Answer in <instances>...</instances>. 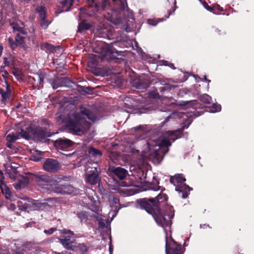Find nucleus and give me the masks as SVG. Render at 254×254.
Here are the masks:
<instances>
[{
	"label": "nucleus",
	"instance_id": "nucleus-64",
	"mask_svg": "<svg viewBox=\"0 0 254 254\" xmlns=\"http://www.w3.org/2000/svg\"><path fill=\"white\" fill-rule=\"evenodd\" d=\"M6 60H7V59H6V58H4V62H6Z\"/></svg>",
	"mask_w": 254,
	"mask_h": 254
},
{
	"label": "nucleus",
	"instance_id": "nucleus-62",
	"mask_svg": "<svg viewBox=\"0 0 254 254\" xmlns=\"http://www.w3.org/2000/svg\"><path fill=\"white\" fill-rule=\"evenodd\" d=\"M19 188V186H17L16 187H15V189H18V188Z\"/></svg>",
	"mask_w": 254,
	"mask_h": 254
},
{
	"label": "nucleus",
	"instance_id": "nucleus-4",
	"mask_svg": "<svg viewBox=\"0 0 254 254\" xmlns=\"http://www.w3.org/2000/svg\"><path fill=\"white\" fill-rule=\"evenodd\" d=\"M154 199L153 198H144L141 201L140 205L149 213L152 214L156 222L160 226L164 228L171 225V219L174 216L173 208L168 207L165 212L162 213L160 209L153 208Z\"/></svg>",
	"mask_w": 254,
	"mask_h": 254
},
{
	"label": "nucleus",
	"instance_id": "nucleus-54",
	"mask_svg": "<svg viewBox=\"0 0 254 254\" xmlns=\"http://www.w3.org/2000/svg\"><path fill=\"white\" fill-rule=\"evenodd\" d=\"M53 254H70L69 253H54Z\"/></svg>",
	"mask_w": 254,
	"mask_h": 254
},
{
	"label": "nucleus",
	"instance_id": "nucleus-40",
	"mask_svg": "<svg viewBox=\"0 0 254 254\" xmlns=\"http://www.w3.org/2000/svg\"><path fill=\"white\" fill-rule=\"evenodd\" d=\"M8 42L10 47L12 50H14L17 45V43H15L13 39L11 38H9L8 39Z\"/></svg>",
	"mask_w": 254,
	"mask_h": 254
},
{
	"label": "nucleus",
	"instance_id": "nucleus-43",
	"mask_svg": "<svg viewBox=\"0 0 254 254\" xmlns=\"http://www.w3.org/2000/svg\"><path fill=\"white\" fill-rule=\"evenodd\" d=\"M37 78L39 82V84H41L44 81V75L42 74L37 75Z\"/></svg>",
	"mask_w": 254,
	"mask_h": 254
},
{
	"label": "nucleus",
	"instance_id": "nucleus-22",
	"mask_svg": "<svg viewBox=\"0 0 254 254\" xmlns=\"http://www.w3.org/2000/svg\"><path fill=\"white\" fill-rule=\"evenodd\" d=\"M41 48L43 50H46L52 53L56 52L57 49H59L60 48L59 46L55 47L54 46L47 43L43 44L42 45Z\"/></svg>",
	"mask_w": 254,
	"mask_h": 254
},
{
	"label": "nucleus",
	"instance_id": "nucleus-12",
	"mask_svg": "<svg viewBox=\"0 0 254 254\" xmlns=\"http://www.w3.org/2000/svg\"><path fill=\"white\" fill-rule=\"evenodd\" d=\"M31 132L33 134V138L38 140H42L46 137H50L52 135V134L47 131L46 129L42 128L32 129Z\"/></svg>",
	"mask_w": 254,
	"mask_h": 254
},
{
	"label": "nucleus",
	"instance_id": "nucleus-49",
	"mask_svg": "<svg viewBox=\"0 0 254 254\" xmlns=\"http://www.w3.org/2000/svg\"><path fill=\"white\" fill-rule=\"evenodd\" d=\"M14 75L17 77V79H19L18 76H19V73L17 71H15L13 72Z\"/></svg>",
	"mask_w": 254,
	"mask_h": 254
},
{
	"label": "nucleus",
	"instance_id": "nucleus-20",
	"mask_svg": "<svg viewBox=\"0 0 254 254\" xmlns=\"http://www.w3.org/2000/svg\"><path fill=\"white\" fill-rule=\"evenodd\" d=\"M22 34L18 33L17 34L15 38V41L17 45H19L22 48L26 50V47L25 46L26 37L21 35Z\"/></svg>",
	"mask_w": 254,
	"mask_h": 254
},
{
	"label": "nucleus",
	"instance_id": "nucleus-14",
	"mask_svg": "<svg viewBox=\"0 0 254 254\" xmlns=\"http://www.w3.org/2000/svg\"><path fill=\"white\" fill-rule=\"evenodd\" d=\"M111 173L113 175L120 180L124 179L127 175V171L120 167H112L111 168Z\"/></svg>",
	"mask_w": 254,
	"mask_h": 254
},
{
	"label": "nucleus",
	"instance_id": "nucleus-24",
	"mask_svg": "<svg viewBox=\"0 0 254 254\" xmlns=\"http://www.w3.org/2000/svg\"><path fill=\"white\" fill-rule=\"evenodd\" d=\"M22 26H20L17 23L13 22L11 23V26L12 27L14 31H17L21 34H24V24L22 22L21 23Z\"/></svg>",
	"mask_w": 254,
	"mask_h": 254
},
{
	"label": "nucleus",
	"instance_id": "nucleus-16",
	"mask_svg": "<svg viewBox=\"0 0 254 254\" xmlns=\"http://www.w3.org/2000/svg\"><path fill=\"white\" fill-rule=\"evenodd\" d=\"M61 3L63 5L62 9H57L56 12L57 13H61L63 11H69L70 9L71 6H72L74 0H60ZM79 0H77V1H79Z\"/></svg>",
	"mask_w": 254,
	"mask_h": 254
},
{
	"label": "nucleus",
	"instance_id": "nucleus-8",
	"mask_svg": "<svg viewBox=\"0 0 254 254\" xmlns=\"http://www.w3.org/2000/svg\"><path fill=\"white\" fill-rule=\"evenodd\" d=\"M86 182L89 184L93 185L98 183L99 181L97 166H89L87 165L86 171Z\"/></svg>",
	"mask_w": 254,
	"mask_h": 254
},
{
	"label": "nucleus",
	"instance_id": "nucleus-48",
	"mask_svg": "<svg viewBox=\"0 0 254 254\" xmlns=\"http://www.w3.org/2000/svg\"><path fill=\"white\" fill-rule=\"evenodd\" d=\"M10 167L12 169V172L14 173H16L17 171H16V167L15 166H13L12 165H11L10 166Z\"/></svg>",
	"mask_w": 254,
	"mask_h": 254
},
{
	"label": "nucleus",
	"instance_id": "nucleus-26",
	"mask_svg": "<svg viewBox=\"0 0 254 254\" xmlns=\"http://www.w3.org/2000/svg\"><path fill=\"white\" fill-rule=\"evenodd\" d=\"M29 204L30 207L29 208L30 210H36L40 209V202L38 200L31 199L29 198Z\"/></svg>",
	"mask_w": 254,
	"mask_h": 254
},
{
	"label": "nucleus",
	"instance_id": "nucleus-61",
	"mask_svg": "<svg viewBox=\"0 0 254 254\" xmlns=\"http://www.w3.org/2000/svg\"><path fill=\"white\" fill-rule=\"evenodd\" d=\"M112 249H111V247H110V254L112 253Z\"/></svg>",
	"mask_w": 254,
	"mask_h": 254
},
{
	"label": "nucleus",
	"instance_id": "nucleus-57",
	"mask_svg": "<svg viewBox=\"0 0 254 254\" xmlns=\"http://www.w3.org/2000/svg\"><path fill=\"white\" fill-rule=\"evenodd\" d=\"M172 68H173L174 69L175 68V67L174 66V64H170V65H169Z\"/></svg>",
	"mask_w": 254,
	"mask_h": 254
},
{
	"label": "nucleus",
	"instance_id": "nucleus-1",
	"mask_svg": "<svg viewBox=\"0 0 254 254\" xmlns=\"http://www.w3.org/2000/svg\"><path fill=\"white\" fill-rule=\"evenodd\" d=\"M190 124L174 131H166L158 139L141 141L139 144H143L141 151L142 159H152L159 161L162 157V154L165 155L169 151L168 147L171 145V141H175L178 138L181 132L185 128H188Z\"/></svg>",
	"mask_w": 254,
	"mask_h": 254
},
{
	"label": "nucleus",
	"instance_id": "nucleus-59",
	"mask_svg": "<svg viewBox=\"0 0 254 254\" xmlns=\"http://www.w3.org/2000/svg\"><path fill=\"white\" fill-rule=\"evenodd\" d=\"M9 177L12 179H14L15 177L13 175H9Z\"/></svg>",
	"mask_w": 254,
	"mask_h": 254
},
{
	"label": "nucleus",
	"instance_id": "nucleus-51",
	"mask_svg": "<svg viewBox=\"0 0 254 254\" xmlns=\"http://www.w3.org/2000/svg\"><path fill=\"white\" fill-rule=\"evenodd\" d=\"M109 53V51H108L105 54H104L103 56V57L101 58V59H103L104 58H105L107 56H108V53Z\"/></svg>",
	"mask_w": 254,
	"mask_h": 254
},
{
	"label": "nucleus",
	"instance_id": "nucleus-56",
	"mask_svg": "<svg viewBox=\"0 0 254 254\" xmlns=\"http://www.w3.org/2000/svg\"><path fill=\"white\" fill-rule=\"evenodd\" d=\"M182 116H180V117H181L184 118V116H186V117H188V116H187L186 114H185V113H182Z\"/></svg>",
	"mask_w": 254,
	"mask_h": 254
},
{
	"label": "nucleus",
	"instance_id": "nucleus-27",
	"mask_svg": "<svg viewBox=\"0 0 254 254\" xmlns=\"http://www.w3.org/2000/svg\"><path fill=\"white\" fill-rule=\"evenodd\" d=\"M149 85L148 82L141 81V79H139L136 81L135 87L138 89H146Z\"/></svg>",
	"mask_w": 254,
	"mask_h": 254
},
{
	"label": "nucleus",
	"instance_id": "nucleus-28",
	"mask_svg": "<svg viewBox=\"0 0 254 254\" xmlns=\"http://www.w3.org/2000/svg\"><path fill=\"white\" fill-rule=\"evenodd\" d=\"M32 129H33L29 128L27 130H21L19 133L23 138L28 139L31 137H33V134L31 132Z\"/></svg>",
	"mask_w": 254,
	"mask_h": 254
},
{
	"label": "nucleus",
	"instance_id": "nucleus-37",
	"mask_svg": "<svg viewBox=\"0 0 254 254\" xmlns=\"http://www.w3.org/2000/svg\"><path fill=\"white\" fill-rule=\"evenodd\" d=\"M221 109V107L220 105L214 104L212 105L211 109V112L213 113H215L217 112H219Z\"/></svg>",
	"mask_w": 254,
	"mask_h": 254
},
{
	"label": "nucleus",
	"instance_id": "nucleus-35",
	"mask_svg": "<svg viewBox=\"0 0 254 254\" xmlns=\"http://www.w3.org/2000/svg\"><path fill=\"white\" fill-rule=\"evenodd\" d=\"M0 188L1 189L2 192L3 193H4V191H5L4 193L5 194V198H9V197L10 196V193L9 190L5 185L0 186Z\"/></svg>",
	"mask_w": 254,
	"mask_h": 254
},
{
	"label": "nucleus",
	"instance_id": "nucleus-3",
	"mask_svg": "<svg viewBox=\"0 0 254 254\" xmlns=\"http://www.w3.org/2000/svg\"><path fill=\"white\" fill-rule=\"evenodd\" d=\"M103 10L107 9L108 15L105 16L108 21L115 25L120 24L121 22V15L132 18V11L127 7V0H105L102 4Z\"/></svg>",
	"mask_w": 254,
	"mask_h": 254
},
{
	"label": "nucleus",
	"instance_id": "nucleus-9",
	"mask_svg": "<svg viewBox=\"0 0 254 254\" xmlns=\"http://www.w3.org/2000/svg\"><path fill=\"white\" fill-rule=\"evenodd\" d=\"M40 252L39 248L31 243H24L21 248L16 250V254H38Z\"/></svg>",
	"mask_w": 254,
	"mask_h": 254
},
{
	"label": "nucleus",
	"instance_id": "nucleus-39",
	"mask_svg": "<svg viewBox=\"0 0 254 254\" xmlns=\"http://www.w3.org/2000/svg\"><path fill=\"white\" fill-rule=\"evenodd\" d=\"M177 116V113H173L170 116H168L165 120L164 122H163L162 124L164 125L165 123H167L171 119H176V116Z\"/></svg>",
	"mask_w": 254,
	"mask_h": 254
},
{
	"label": "nucleus",
	"instance_id": "nucleus-10",
	"mask_svg": "<svg viewBox=\"0 0 254 254\" xmlns=\"http://www.w3.org/2000/svg\"><path fill=\"white\" fill-rule=\"evenodd\" d=\"M73 142L69 139L66 138H59L56 140L55 146L58 150L65 151L67 148L72 145Z\"/></svg>",
	"mask_w": 254,
	"mask_h": 254
},
{
	"label": "nucleus",
	"instance_id": "nucleus-58",
	"mask_svg": "<svg viewBox=\"0 0 254 254\" xmlns=\"http://www.w3.org/2000/svg\"><path fill=\"white\" fill-rule=\"evenodd\" d=\"M122 184H123L122 185V186H123V187H127V186H128V185H126V184H125V183H124V182H122Z\"/></svg>",
	"mask_w": 254,
	"mask_h": 254
},
{
	"label": "nucleus",
	"instance_id": "nucleus-38",
	"mask_svg": "<svg viewBox=\"0 0 254 254\" xmlns=\"http://www.w3.org/2000/svg\"><path fill=\"white\" fill-rule=\"evenodd\" d=\"M41 25L43 29H46L51 23L50 21L46 20V18H44V19H41Z\"/></svg>",
	"mask_w": 254,
	"mask_h": 254
},
{
	"label": "nucleus",
	"instance_id": "nucleus-36",
	"mask_svg": "<svg viewBox=\"0 0 254 254\" xmlns=\"http://www.w3.org/2000/svg\"><path fill=\"white\" fill-rule=\"evenodd\" d=\"M39 207V210H47L51 208V205L48 202H40Z\"/></svg>",
	"mask_w": 254,
	"mask_h": 254
},
{
	"label": "nucleus",
	"instance_id": "nucleus-53",
	"mask_svg": "<svg viewBox=\"0 0 254 254\" xmlns=\"http://www.w3.org/2000/svg\"><path fill=\"white\" fill-rule=\"evenodd\" d=\"M204 79L205 81H207L208 83L210 82V80H208L206 78V76L205 75L204 76Z\"/></svg>",
	"mask_w": 254,
	"mask_h": 254
},
{
	"label": "nucleus",
	"instance_id": "nucleus-45",
	"mask_svg": "<svg viewBox=\"0 0 254 254\" xmlns=\"http://www.w3.org/2000/svg\"><path fill=\"white\" fill-rule=\"evenodd\" d=\"M63 233L64 234H70L71 235H73V233L70 230H64Z\"/></svg>",
	"mask_w": 254,
	"mask_h": 254
},
{
	"label": "nucleus",
	"instance_id": "nucleus-50",
	"mask_svg": "<svg viewBox=\"0 0 254 254\" xmlns=\"http://www.w3.org/2000/svg\"><path fill=\"white\" fill-rule=\"evenodd\" d=\"M2 50H3V47H2V45H0V57L1 56L2 53Z\"/></svg>",
	"mask_w": 254,
	"mask_h": 254
},
{
	"label": "nucleus",
	"instance_id": "nucleus-25",
	"mask_svg": "<svg viewBox=\"0 0 254 254\" xmlns=\"http://www.w3.org/2000/svg\"><path fill=\"white\" fill-rule=\"evenodd\" d=\"M26 200H27V202H25L24 203L22 201H17V206L20 210H25L29 209V208L30 207V205L29 204V198H27Z\"/></svg>",
	"mask_w": 254,
	"mask_h": 254
},
{
	"label": "nucleus",
	"instance_id": "nucleus-15",
	"mask_svg": "<svg viewBox=\"0 0 254 254\" xmlns=\"http://www.w3.org/2000/svg\"><path fill=\"white\" fill-rule=\"evenodd\" d=\"M182 247L181 245L173 242L170 246L167 243L166 244V254H181Z\"/></svg>",
	"mask_w": 254,
	"mask_h": 254
},
{
	"label": "nucleus",
	"instance_id": "nucleus-46",
	"mask_svg": "<svg viewBox=\"0 0 254 254\" xmlns=\"http://www.w3.org/2000/svg\"><path fill=\"white\" fill-rule=\"evenodd\" d=\"M142 126L140 125V126L134 127L133 129L134 130L136 131V130H137L138 129H142Z\"/></svg>",
	"mask_w": 254,
	"mask_h": 254
},
{
	"label": "nucleus",
	"instance_id": "nucleus-41",
	"mask_svg": "<svg viewBox=\"0 0 254 254\" xmlns=\"http://www.w3.org/2000/svg\"><path fill=\"white\" fill-rule=\"evenodd\" d=\"M158 21H157L155 19H148L147 20V23L149 25H152V26H156L157 23H158Z\"/></svg>",
	"mask_w": 254,
	"mask_h": 254
},
{
	"label": "nucleus",
	"instance_id": "nucleus-19",
	"mask_svg": "<svg viewBox=\"0 0 254 254\" xmlns=\"http://www.w3.org/2000/svg\"><path fill=\"white\" fill-rule=\"evenodd\" d=\"M6 90L4 91L2 89H0V94L1 95L2 100H6L10 96V90L9 84L5 81Z\"/></svg>",
	"mask_w": 254,
	"mask_h": 254
},
{
	"label": "nucleus",
	"instance_id": "nucleus-21",
	"mask_svg": "<svg viewBox=\"0 0 254 254\" xmlns=\"http://www.w3.org/2000/svg\"><path fill=\"white\" fill-rule=\"evenodd\" d=\"M109 199L111 201L110 205H112V207H115V210H114L115 211L116 210L117 208H119V206L120 205V203H119L120 200L118 197H115L112 194V193H110V194H109ZM118 210H117V211Z\"/></svg>",
	"mask_w": 254,
	"mask_h": 254
},
{
	"label": "nucleus",
	"instance_id": "nucleus-30",
	"mask_svg": "<svg viewBox=\"0 0 254 254\" xmlns=\"http://www.w3.org/2000/svg\"><path fill=\"white\" fill-rule=\"evenodd\" d=\"M18 137L19 134L17 133H9L6 136V140L7 142L13 143L18 138Z\"/></svg>",
	"mask_w": 254,
	"mask_h": 254
},
{
	"label": "nucleus",
	"instance_id": "nucleus-29",
	"mask_svg": "<svg viewBox=\"0 0 254 254\" xmlns=\"http://www.w3.org/2000/svg\"><path fill=\"white\" fill-rule=\"evenodd\" d=\"M77 217L81 223H85L88 220V217L86 212L81 211L77 214Z\"/></svg>",
	"mask_w": 254,
	"mask_h": 254
},
{
	"label": "nucleus",
	"instance_id": "nucleus-23",
	"mask_svg": "<svg viewBox=\"0 0 254 254\" xmlns=\"http://www.w3.org/2000/svg\"><path fill=\"white\" fill-rule=\"evenodd\" d=\"M114 31V28L111 26H106L105 27V26H104V28L101 30L100 33L103 34H105L109 37L113 35Z\"/></svg>",
	"mask_w": 254,
	"mask_h": 254
},
{
	"label": "nucleus",
	"instance_id": "nucleus-34",
	"mask_svg": "<svg viewBox=\"0 0 254 254\" xmlns=\"http://www.w3.org/2000/svg\"><path fill=\"white\" fill-rule=\"evenodd\" d=\"M63 79H58L56 78L55 80L51 83V85L53 88V89H55L58 88L59 86H63Z\"/></svg>",
	"mask_w": 254,
	"mask_h": 254
},
{
	"label": "nucleus",
	"instance_id": "nucleus-31",
	"mask_svg": "<svg viewBox=\"0 0 254 254\" xmlns=\"http://www.w3.org/2000/svg\"><path fill=\"white\" fill-rule=\"evenodd\" d=\"M90 27V25L89 24L82 22L78 25V32H82L83 30L89 29Z\"/></svg>",
	"mask_w": 254,
	"mask_h": 254
},
{
	"label": "nucleus",
	"instance_id": "nucleus-2",
	"mask_svg": "<svg viewBox=\"0 0 254 254\" xmlns=\"http://www.w3.org/2000/svg\"><path fill=\"white\" fill-rule=\"evenodd\" d=\"M87 119L94 122L97 118L88 109L81 108L77 112L71 111L65 119L63 115H60L58 117L57 121L59 123L64 122L69 132L80 135L90 127V124L86 121Z\"/></svg>",
	"mask_w": 254,
	"mask_h": 254
},
{
	"label": "nucleus",
	"instance_id": "nucleus-32",
	"mask_svg": "<svg viewBox=\"0 0 254 254\" xmlns=\"http://www.w3.org/2000/svg\"><path fill=\"white\" fill-rule=\"evenodd\" d=\"M199 99L201 102L205 104H210L212 100L211 97L207 94L201 95Z\"/></svg>",
	"mask_w": 254,
	"mask_h": 254
},
{
	"label": "nucleus",
	"instance_id": "nucleus-17",
	"mask_svg": "<svg viewBox=\"0 0 254 254\" xmlns=\"http://www.w3.org/2000/svg\"><path fill=\"white\" fill-rule=\"evenodd\" d=\"M60 242L65 249L74 250L75 247L72 245L73 241L71 240L70 237L67 236L59 239Z\"/></svg>",
	"mask_w": 254,
	"mask_h": 254
},
{
	"label": "nucleus",
	"instance_id": "nucleus-18",
	"mask_svg": "<svg viewBox=\"0 0 254 254\" xmlns=\"http://www.w3.org/2000/svg\"><path fill=\"white\" fill-rule=\"evenodd\" d=\"M155 200L154 201V206H152L153 208L158 209V203L160 202L166 201L167 200V195L165 194L159 193L155 198H152Z\"/></svg>",
	"mask_w": 254,
	"mask_h": 254
},
{
	"label": "nucleus",
	"instance_id": "nucleus-44",
	"mask_svg": "<svg viewBox=\"0 0 254 254\" xmlns=\"http://www.w3.org/2000/svg\"><path fill=\"white\" fill-rule=\"evenodd\" d=\"M55 230H56L55 228H52L48 230H45L44 232L45 234H47L48 235H51L52 234H53L54 233V231H55Z\"/></svg>",
	"mask_w": 254,
	"mask_h": 254
},
{
	"label": "nucleus",
	"instance_id": "nucleus-60",
	"mask_svg": "<svg viewBox=\"0 0 254 254\" xmlns=\"http://www.w3.org/2000/svg\"><path fill=\"white\" fill-rule=\"evenodd\" d=\"M14 206L15 205L14 204H11V205H10L11 208H12L13 209L14 208Z\"/></svg>",
	"mask_w": 254,
	"mask_h": 254
},
{
	"label": "nucleus",
	"instance_id": "nucleus-11",
	"mask_svg": "<svg viewBox=\"0 0 254 254\" xmlns=\"http://www.w3.org/2000/svg\"><path fill=\"white\" fill-rule=\"evenodd\" d=\"M45 171L49 172H56L60 167L59 163L55 159H47L43 165Z\"/></svg>",
	"mask_w": 254,
	"mask_h": 254
},
{
	"label": "nucleus",
	"instance_id": "nucleus-6",
	"mask_svg": "<svg viewBox=\"0 0 254 254\" xmlns=\"http://www.w3.org/2000/svg\"><path fill=\"white\" fill-rule=\"evenodd\" d=\"M51 185L48 191L53 192L61 194H72L76 195L77 190L69 185L59 184L58 181L54 179V183Z\"/></svg>",
	"mask_w": 254,
	"mask_h": 254
},
{
	"label": "nucleus",
	"instance_id": "nucleus-63",
	"mask_svg": "<svg viewBox=\"0 0 254 254\" xmlns=\"http://www.w3.org/2000/svg\"><path fill=\"white\" fill-rule=\"evenodd\" d=\"M6 171L7 172V173H9V169H7Z\"/></svg>",
	"mask_w": 254,
	"mask_h": 254
},
{
	"label": "nucleus",
	"instance_id": "nucleus-47",
	"mask_svg": "<svg viewBox=\"0 0 254 254\" xmlns=\"http://www.w3.org/2000/svg\"><path fill=\"white\" fill-rule=\"evenodd\" d=\"M12 142H7L6 143V146L9 148H11L12 147Z\"/></svg>",
	"mask_w": 254,
	"mask_h": 254
},
{
	"label": "nucleus",
	"instance_id": "nucleus-33",
	"mask_svg": "<svg viewBox=\"0 0 254 254\" xmlns=\"http://www.w3.org/2000/svg\"><path fill=\"white\" fill-rule=\"evenodd\" d=\"M37 11L39 13L40 19L46 18V10L44 6H40L37 8Z\"/></svg>",
	"mask_w": 254,
	"mask_h": 254
},
{
	"label": "nucleus",
	"instance_id": "nucleus-7",
	"mask_svg": "<svg viewBox=\"0 0 254 254\" xmlns=\"http://www.w3.org/2000/svg\"><path fill=\"white\" fill-rule=\"evenodd\" d=\"M35 181L41 191H48L51 185L54 183V179L46 175L34 174Z\"/></svg>",
	"mask_w": 254,
	"mask_h": 254
},
{
	"label": "nucleus",
	"instance_id": "nucleus-42",
	"mask_svg": "<svg viewBox=\"0 0 254 254\" xmlns=\"http://www.w3.org/2000/svg\"><path fill=\"white\" fill-rule=\"evenodd\" d=\"M202 4L203 6L208 10L212 11L213 8L210 7L205 1H202L201 0H199Z\"/></svg>",
	"mask_w": 254,
	"mask_h": 254
},
{
	"label": "nucleus",
	"instance_id": "nucleus-13",
	"mask_svg": "<svg viewBox=\"0 0 254 254\" xmlns=\"http://www.w3.org/2000/svg\"><path fill=\"white\" fill-rule=\"evenodd\" d=\"M88 153L91 158H94V163H89L88 165L91 164V166H97L98 162L100 160L102 153L98 149H95L93 147H89L88 149Z\"/></svg>",
	"mask_w": 254,
	"mask_h": 254
},
{
	"label": "nucleus",
	"instance_id": "nucleus-52",
	"mask_svg": "<svg viewBox=\"0 0 254 254\" xmlns=\"http://www.w3.org/2000/svg\"><path fill=\"white\" fill-rule=\"evenodd\" d=\"M91 0L92 1V4H90L89 6H93V5H95V6H97V4L95 3L93 0Z\"/></svg>",
	"mask_w": 254,
	"mask_h": 254
},
{
	"label": "nucleus",
	"instance_id": "nucleus-55",
	"mask_svg": "<svg viewBox=\"0 0 254 254\" xmlns=\"http://www.w3.org/2000/svg\"><path fill=\"white\" fill-rule=\"evenodd\" d=\"M132 152L133 153H138V152H139V150H135V149H134V150H132Z\"/></svg>",
	"mask_w": 254,
	"mask_h": 254
},
{
	"label": "nucleus",
	"instance_id": "nucleus-5",
	"mask_svg": "<svg viewBox=\"0 0 254 254\" xmlns=\"http://www.w3.org/2000/svg\"><path fill=\"white\" fill-rule=\"evenodd\" d=\"M186 179L182 175H176L171 177L170 180V183L175 187V190L177 191L182 192V198H186L188 197V191L192 190V188L185 184Z\"/></svg>",
	"mask_w": 254,
	"mask_h": 254
}]
</instances>
